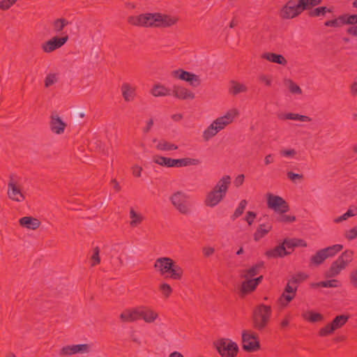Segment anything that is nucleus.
I'll return each instance as SVG.
<instances>
[{
	"mask_svg": "<svg viewBox=\"0 0 357 357\" xmlns=\"http://www.w3.org/2000/svg\"><path fill=\"white\" fill-rule=\"evenodd\" d=\"M230 183L231 177L228 175L224 176L206 195L204 204L211 208L217 206L225 197Z\"/></svg>",
	"mask_w": 357,
	"mask_h": 357,
	"instance_id": "obj_1",
	"label": "nucleus"
},
{
	"mask_svg": "<svg viewBox=\"0 0 357 357\" xmlns=\"http://www.w3.org/2000/svg\"><path fill=\"white\" fill-rule=\"evenodd\" d=\"M154 268L158 270L161 275L169 273L171 279L178 280L182 278L183 271L182 268L169 257H160L156 259Z\"/></svg>",
	"mask_w": 357,
	"mask_h": 357,
	"instance_id": "obj_2",
	"label": "nucleus"
},
{
	"mask_svg": "<svg viewBox=\"0 0 357 357\" xmlns=\"http://www.w3.org/2000/svg\"><path fill=\"white\" fill-rule=\"evenodd\" d=\"M271 315V306L263 303L257 305L252 315L253 328L259 331H263L268 326Z\"/></svg>",
	"mask_w": 357,
	"mask_h": 357,
	"instance_id": "obj_3",
	"label": "nucleus"
},
{
	"mask_svg": "<svg viewBox=\"0 0 357 357\" xmlns=\"http://www.w3.org/2000/svg\"><path fill=\"white\" fill-rule=\"evenodd\" d=\"M354 254L351 250H346L343 252L335 261L332 262L330 268L325 272V278H333L338 275L342 270L344 269L353 260Z\"/></svg>",
	"mask_w": 357,
	"mask_h": 357,
	"instance_id": "obj_4",
	"label": "nucleus"
},
{
	"mask_svg": "<svg viewBox=\"0 0 357 357\" xmlns=\"http://www.w3.org/2000/svg\"><path fill=\"white\" fill-rule=\"evenodd\" d=\"M307 10L301 0H289L280 10V16L282 19L289 20L300 15Z\"/></svg>",
	"mask_w": 357,
	"mask_h": 357,
	"instance_id": "obj_5",
	"label": "nucleus"
},
{
	"mask_svg": "<svg viewBox=\"0 0 357 357\" xmlns=\"http://www.w3.org/2000/svg\"><path fill=\"white\" fill-rule=\"evenodd\" d=\"M213 344L222 357H236L238 353V344L230 339L221 338Z\"/></svg>",
	"mask_w": 357,
	"mask_h": 357,
	"instance_id": "obj_6",
	"label": "nucleus"
},
{
	"mask_svg": "<svg viewBox=\"0 0 357 357\" xmlns=\"http://www.w3.org/2000/svg\"><path fill=\"white\" fill-rule=\"evenodd\" d=\"M243 349L247 352L257 351L260 349L259 335L251 331L242 333Z\"/></svg>",
	"mask_w": 357,
	"mask_h": 357,
	"instance_id": "obj_7",
	"label": "nucleus"
},
{
	"mask_svg": "<svg viewBox=\"0 0 357 357\" xmlns=\"http://www.w3.org/2000/svg\"><path fill=\"white\" fill-rule=\"evenodd\" d=\"M189 197L182 191L174 192L171 197L170 200L174 206L182 214H188L190 213L188 206Z\"/></svg>",
	"mask_w": 357,
	"mask_h": 357,
	"instance_id": "obj_8",
	"label": "nucleus"
},
{
	"mask_svg": "<svg viewBox=\"0 0 357 357\" xmlns=\"http://www.w3.org/2000/svg\"><path fill=\"white\" fill-rule=\"evenodd\" d=\"M267 205L269 208L280 213H285L289 211L288 203L282 197L271 193L267 194Z\"/></svg>",
	"mask_w": 357,
	"mask_h": 357,
	"instance_id": "obj_9",
	"label": "nucleus"
},
{
	"mask_svg": "<svg viewBox=\"0 0 357 357\" xmlns=\"http://www.w3.org/2000/svg\"><path fill=\"white\" fill-rule=\"evenodd\" d=\"M179 17L176 15H170L161 13H155L153 19L154 27L169 28L177 24Z\"/></svg>",
	"mask_w": 357,
	"mask_h": 357,
	"instance_id": "obj_10",
	"label": "nucleus"
},
{
	"mask_svg": "<svg viewBox=\"0 0 357 357\" xmlns=\"http://www.w3.org/2000/svg\"><path fill=\"white\" fill-rule=\"evenodd\" d=\"M172 76L176 79L189 82L193 87H197L201 84V79L198 75L181 68L173 70Z\"/></svg>",
	"mask_w": 357,
	"mask_h": 357,
	"instance_id": "obj_11",
	"label": "nucleus"
},
{
	"mask_svg": "<svg viewBox=\"0 0 357 357\" xmlns=\"http://www.w3.org/2000/svg\"><path fill=\"white\" fill-rule=\"evenodd\" d=\"M155 13L141 14L137 16H130L128 22L130 24L137 26L154 27L153 19Z\"/></svg>",
	"mask_w": 357,
	"mask_h": 357,
	"instance_id": "obj_12",
	"label": "nucleus"
},
{
	"mask_svg": "<svg viewBox=\"0 0 357 357\" xmlns=\"http://www.w3.org/2000/svg\"><path fill=\"white\" fill-rule=\"evenodd\" d=\"M68 39L69 37L67 34H65L62 36H54L51 39L42 44V50L45 53L52 52L64 45Z\"/></svg>",
	"mask_w": 357,
	"mask_h": 357,
	"instance_id": "obj_13",
	"label": "nucleus"
},
{
	"mask_svg": "<svg viewBox=\"0 0 357 357\" xmlns=\"http://www.w3.org/2000/svg\"><path fill=\"white\" fill-rule=\"evenodd\" d=\"M9 182L8 183V197L15 202H22L25 199V196L22 192L20 186L14 181V175L11 174L9 176Z\"/></svg>",
	"mask_w": 357,
	"mask_h": 357,
	"instance_id": "obj_14",
	"label": "nucleus"
},
{
	"mask_svg": "<svg viewBox=\"0 0 357 357\" xmlns=\"http://www.w3.org/2000/svg\"><path fill=\"white\" fill-rule=\"evenodd\" d=\"M297 287L292 284L289 280L284 289L283 293L280 296L279 300L282 305H287L296 296Z\"/></svg>",
	"mask_w": 357,
	"mask_h": 357,
	"instance_id": "obj_15",
	"label": "nucleus"
},
{
	"mask_svg": "<svg viewBox=\"0 0 357 357\" xmlns=\"http://www.w3.org/2000/svg\"><path fill=\"white\" fill-rule=\"evenodd\" d=\"M238 114V112L236 109H231L225 116L218 117L213 123L215 125L218 131H220L228 124L231 123L234 118Z\"/></svg>",
	"mask_w": 357,
	"mask_h": 357,
	"instance_id": "obj_16",
	"label": "nucleus"
},
{
	"mask_svg": "<svg viewBox=\"0 0 357 357\" xmlns=\"http://www.w3.org/2000/svg\"><path fill=\"white\" fill-rule=\"evenodd\" d=\"M172 95L175 98L183 100H193L195 98V95L193 92L183 86L176 85L173 86Z\"/></svg>",
	"mask_w": 357,
	"mask_h": 357,
	"instance_id": "obj_17",
	"label": "nucleus"
},
{
	"mask_svg": "<svg viewBox=\"0 0 357 357\" xmlns=\"http://www.w3.org/2000/svg\"><path fill=\"white\" fill-rule=\"evenodd\" d=\"M137 313L138 320L143 319L146 323L153 322L158 317L157 312L144 306L138 307Z\"/></svg>",
	"mask_w": 357,
	"mask_h": 357,
	"instance_id": "obj_18",
	"label": "nucleus"
},
{
	"mask_svg": "<svg viewBox=\"0 0 357 357\" xmlns=\"http://www.w3.org/2000/svg\"><path fill=\"white\" fill-rule=\"evenodd\" d=\"M291 252H289L282 242L279 244L273 249L268 250L266 252L265 255L268 258H278V257H284L290 255Z\"/></svg>",
	"mask_w": 357,
	"mask_h": 357,
	"instance_id": "obj_19",
	"label": "nucleus"
},
{
	"mask_svg": "<svg viewBox=\"0 0 357 357\" xmlns=\"http://www.w3.org/2000/svg\"><path fill=\"white\" fill-rule=\"evenodd\" d=\"M50 125L52 132L57 135L63 133L64 130L67 126L66 123H64L58 115L51 116Z\"/></svg>",
	"mask_w": 357,
	"mask_h": 357,
	"instance_id": "obj_20",
	"label": "nucleus"
},
{
	"mask_svg": "<svg viewBox=\"0 0 357 357\" xmlns=\"http://www.w3.org/2000/svg\"><path fill=\"white\" fill-rule=\"evenodd\" d=\"M20 226L29 229L35 230L38 229L41 222L40 221L31 216H25L20 219L19 220Z\"/></svg>",
	"mask_w": 357,
	"mask_h": 357,
	"instance_id": "obj_21",
	"label": "nucleus"
},
{
	"mask_svg": "<svg viewBox=\"0 0 357 357\" xmlns=\"http://www.w3.org/2000/svg\"><path fill=\"white\" fill-rule=\"evenodd\" d=\"M200 163V160L199 159L195 158H184L179 159H173L172 160L171 164L172 167H186L190 165H197Z\"/></svg>",
	"mask_w": 357,
	"mask_h": 357,
	"instance_id": "obj_22",
	"label": "nucleus"
},
{
	"mask_svg": "<svg viewBox=\"0 0 357 357\" xmlns=\"http://www.w3.org/2000/svg\"><path fill=\"white\" fill-rule=\"evenodd\" d=\"M256 284L254 283L252 280L246 278L242 284L240 289V293L241 297H244L245 296L253 292L257 289Z\"/></svg>",
	"mask_w": 357,
	"mask_h": 357,
	"instance_id": "obj_23",
	"label": "nucleus"
},
{
	"mask_svg": "<svg viewBox=\"0 0 357 357\" xmlns=\"http://www.w3.org/2000/svg\"><path fill=\"white\" fill-rule=\"evenodd\" d=\"M261 58L266 59L271 62L275 63L280 65H286L287 61L286 59L282 55L276 53L267 52L261 55Z\"/></svg>",
	"mask_w": 357,
	"mask_h": 357,
	"instance_id": "obj_24",
	"label": "nucleus"
},
{
	"mask_svg": "<svg viewBox=\"0 0 357 357\" xmlns=\"http://www.w3.org/2000/svg\"><path fill=\"white\" fill-rule=\"evenodd\" d=\"M122 96L126 102L133 100L136 96L135 88L132 87L128 83H123L121 86Z\"/></svg>",
	"mask_w": 357,
	"mask_h": 357,
	"instance_id": "obj_25",
	"label": "nucleus"
},
{
	"mask_svg": "<svg viewBox=\"0 0 357 357\" xmlns=\"http://www.w3.org/2000/svg\"><path fill=\"white\" fill-rule=\"evenodd\" d=\"M272 226L270 224H260L254 234V240L259 241L264 238L271 230Z\"/></svg>",
	"mask_w": 357,
	"mask_h": 357,
	"instance_id": "obj_26",
	"label": "nucleus"
},
{
	"mask_svg": "<svg viewBox=\"0 0 357 357\" xmlns=\"http://www.w3.org/2000/svg\"><path fill=\"white\" fill-rule=\"evenodd\" d=\"M137 307L132 310H127L120 314V319L123 322H133L138 320Z\"/></svg>",
	"mask_w": 357,
	"mask_h": 357,
	"instance_id": "obj_27",
	"label": "nucleus"
},
{
	"mask_svg": "<svg viewBox=\"0 0 357 357\" xmlns=\"http://www.w3.org/2000/svg\"><path fill=\"white\" fill-rule=\"evenodd\" d=\"M151 94L155 97L171 96L172 89H167L160 84H156L151 89Z\"/></svg>",
	"mask_w": 357,
	"mask_h": 357,
	"instance_id": "obj_28",
	"label": "nucleus"
},
{
	"mask_svg": "<svg viewBox=\"0 0 357 357\" xmlns=\"http://www.w3.org/2000/svg\"><path fill=\"white\" fill-rule=\"evenodd\" d=\"M264 267V262L261 261L257 264L253 265L249 269L245 270V272L246 273V274L244 275L243 277L245 278H252V277L258 275L259 273L260 269L263 268Z\"/></svg>",
	"mask_w": 357,
	"mask_h": 357,
	"instance_id": "obj_29",
	"label": "nucleus"
},
{
	"mask_svg": "<svg viewBox=\"0 0 357 357\" xmlns=\"http://www.w3.org/2000/svg\"><path fill=\"white\" fill-rule=\"evenodd\" d=\"M349 319V316L347 314L337 315L330 324L337 330L342 328L348 321Z\"/></svg>",
	"mask_w": 357,
	"mask_h": 357,
	"instance_id": "obj_30",
	"label": "nucleus"
},
{
	"mask_svg": "<svg viewBox=\"0 0 357 357\" xmlns=\"http://www.w3.org/2000/svg\"><path fill=\"white\" fill-rule=\"evenodd\" d=\"M303 317L311 323L322 321L324 319L323 314L319 312H315L314 311H308L307 312L303 314Z\"/></svg>",
	"mask_w": 357,
	"mask_h": 357,
	"instance_id": "obj_31",
	"label": "nucleus"
},
{
	"mask_svg": "<svg viewBox=\"0 0 357 357\" xmlns=\"http://www.w3.org/2000/svg\"><path fill=\"white\" fill-rule=\"evenodd\" d=\"M327 259V255H325L322 249L318 250L315 255L310 258V264L319 266L321 264Z\"/></svg>",
	"mask_w": 357,
	"mask_h": 357,
	"instance_id": "obj_32",
	"label": "nucleus"
},
{
	"mask_svg": "<svg viewBox=\"0 0 357 357\" xmlns=\"http://www.w3.org/2000/svg\"><path fill=\"white\" fill-rule=\"evenodd\" d=\"M333 10L331 8H328L326 6H320L314 9H310L308 15L310 17H315L319 16H324L326 13H331Z\"/></svg>",
	"mask_w": 357,
	"mask_h": 357,
	"instance_id": "obj_33",
	"label": "nucleus"
},
{
	"mask_svg": "<svg viewBox=\"0 0 357 357\" xmlns=\"http://www.w3.org/2000/svg\"><path fill=\"white\" fill-rule=\"evenodd\" d=\"M153 162L155 164H158L160 166L165 167H172V160L171 158H167L165 156H162L160 155H154L153 156Z\"/></svg>",
	"mask_w": 357,
	"mask_h": 357,
	"instance_id": "obj_34",
	"label": "nucleus"
},
{
	"mask_svg": "<svg viewBox=\"0 0 357 357\" xmlns=\"http://www.w3.org/2000/svg\"><path fill=\"white\" fill-rule=\"evenodd\" d=\"M280 119L294 120V121H306V122H309L312 120V119L310 116L301 115L299 114H294V113H287V114L282 115V116H280Z\"/></svg>",
	"mask_w": 357,
	"mask_h": 357,
	"instance_id": "obj_35",
	"label": "nucleus"
},
{
	"mask_svg": "<svg viewBox=\"0 0 357 357\" xmlns=\"http://www.w3.org/2000/svg\"><path fill=\"white\" fill-rule=\"evenodd\" d=\"M70 23V22L69 21H68L66 18L56 19L52 23L53 29H54V32L60 33Z\"/></svg>",
	"mask_w": 357,
	"mask_h": 357,
	"instance_id": "obj_36",
	"label": "nucleus"
},
{
	"mask_svg": "<svg viewBox=\"0 0 357 357\" xmlns=\"http://www.w3.org/2000/svg\"><path fill=\"white\" fill-rule=\"evenodd\" d=\"M156 149L163 151H174L178 149V146L166 140H160L158 142Z\"/></svg>",
	"mask_w": 357,
	"mask_h": 357,
	"instance_id": "obj_37",
	"label": "nucleus"
},
{
	"mask_svg": "<svg viewBox=\"0 0 357 357\" xmlns=\"http://www.w3.org/2000/svg\"><path fill=\"white\" fill-rule=\"evenodd\" d=\"M218 132L219 131L215 125L212 123L203 132V138L204 141H208L215 136Z\"/></svg>",
	"mask_w": 357,
	"mask_h": 357,
	"instance_id": "obj_38",
	"label": "nucleus"
},
{
	"mask_svg": "<svg viewBox=\"0 0 357 357\" xmlns=\"http://www.w3.org/2000/svg\"><path fill=\"white\" fill-rule=\"evenodd\" d=\"M357 215V207L356 206H351L347 211L340 217L335 218L334 222L335 223H340L344 220H347L349 218L355 216Z\"/></svg>",
	"mask_w": 357,
	"mask_h": 357,
	"instance_id": "obj_39",
	"label": "nucleus"
},
{
	"mask_svg": "<svg viewBox=\"0 0 357 357\" xmlns=\"http://www.w3.org/2000/svg\"><path fill=\"white\" fill-rule=\"evenodd\" d=\"M343 249V245L341 244H335L331 246H328L326 248L322 249L327 255V258L334 257L337 252H340Z\"/></svg>",
	"mask_w": 357,
	"mask_h": 357,
	"instance_id": "obj_40",
	"label": "nucleus"
},
{
	"mask_svg": "<svg viewBox=\"0 0 357 357\" xmlns=\"http://www.w3.org/2000/svg\"><path fill=\"white\" fill-rule=\"evenodd\" d=\"M130 218L131 219L130 223L131 227H137L138 225L141 224L144 220L143 216L137 213L132 208H131L130 211Z\"/></svg>",
	"mask_w": 357,
	"mask_h": 357,
	"instance_id": "obj_41",
	"label": "nucleus"
},
{
	"mask_svg": "<svg viewBox=\"0 0 357 357\" xmlns=\"http://www.w3.org/2000/svg\"><path fill=\"white\" fill-rule=\"evenodd\" d=\"M308 278V275L305 273L299 272L294 275L289 280L292 284H294L297 288L298 284L304 282Z\"/></svg>",
	"mask_w": 357,
	"mask_h": 357,
	"instance_id": "obj_42",
	"label": "nucleus"
},
{
	"mask_svg": "<svg viewBox=\"0 0 357 357\" xmlns=\"http://www.w3.org/2000/svg\"><path fill=\"white\" fill-rule=\"evenodd\" d=\"M231 84L232 86L229 89V92L234 96H236L240 93L246 92L248 90L247 87L244 84H240L236 81H231Z\"/></svg>",
	"mask_w": 357,
	"mask_h": 357,
	"instance_id": "obj_43",
	"label": "nucleus"
},
{
	"mask_svg": "<svg viewBox=\"0 0 357 357\" xmlns=\"http://www.w3.org/2000/svg\"><path fill=\"white\" fill-rule=\"evenodd\" d=\"M247 204L248 202L245 199H243L241 201L238 206L235 210L234 214L231 216V219L232 221H234L236 218H239L243 213L247 206Z\"/></svg>",
	"mask_w": 357,
	"mask_h": 357,
	"instance_id": "obj_44",
	"label": "nucleus"
},
{
	"mask_svg": "<svg viewBox=\"0 0 357 357\" xmlns=\"http://www.w3.org/2000/svg\"><path fill=\"white\" fill-rule=\"evenodd\" d=\"M342 15H340L337 18L327 20L324 22V25L328 27H340L342 26L343 24H347L346 22H343L344 20H340Z\"/></svg>",
	"mask_w": 357,
	"mask_h": 357,
	"instance_id": "obj_45",
	"label": "nucleus"
},
{
	"mask_svg": "<svg viewBox=\"0 0 357 357\" xmlns=\"http://www.w3.org/2000/svg\"><path fill=\"white\" fill-rule=\"evenodd\" d=\"M159 291L165 298H167L172 294L173 289L169 284L163 282L159 286Z\"/></svg>",
	"mask_w": 357,
	"mask_h": 357,
	"instance_id": "obj_46",
	"label": "nucleus"
},
{
	"mask_svg": "<svg viewBox=\"0 0 357 357\" xmlns=\"http://www.w3.org/2000/svg\"><path fill=\"white\" fill-rule=\"evenodd\" d=\"M340 19L344 20L343 22H346L347 24L355 25L357 24V14H343Z\"/></svg>",
	"mask_w": 357,
	"mask_h": 357,
	"instance_id": "obj_47",
	"label": "nucleus"
},
{
	"mask_svg": "<svg viewBox=\"0 0 357 357\" xmlns=\"http://www.w3.org/2000/svg\"><path fill=\"white\" fill-rule=\"evenodd\" d=\"M335 331V329L333 326L331 324H328L319 330V335L320 337H326L333 333Z\"/></svg>",
	"mask_w": 357,
	"mask_h": 357,
	"instance_id": "obj_48",
	"label": "nucleus"
},
{
	"mask_svg": "<svg viewBox=\"0 0 357 357\" xmlns=\"http://www.w3.org/2000/svg\"><path fill=\"white\" fill-rule=\"evenodd\" d=\"M91 266H95L100 263V248L97 246L93 249V253L91 257Z\"/></svg>",
	"mask_w": 357,
	"mask_h": 357,
	"instance_id": "obj_49",
	"label": "nucleus"
},
{
	"mask_svg": "<svg viewBox=\"0 0 357 357\" xmlns=\"http://www.w3.org/2000/svg\"><path fill=\"white\" fill-rule=\"evenodd\" d=\"M57 82L56 75L54 73L48 74L45 79V86L48 88Z\"/></svg>",
	"mask_w": 357,
	"mask_h": 357,
	"instance_id": "obj_50",
	"label": "nucleus"
},
{
	"mask_svg": "<svg viewBox=\"0 0 357 357\" xmlns=\"http://www.w3.org/2000/svg\"><path fill=\"white\" fill-rule=\"evenodd\" d=\"M307 10L319 5L323 0H301Z\"/></svg>",
	"mask_w": 357,
	"mask_h": 357,
	"instance_id": "obj_51",
	"label": "nucleus"
},
{
	"mask_svg": "<svg viewBox=\"0 0 357 357\" xmlns=\"http://www.w3.org/2000/svg\"><path fill=\"white\" fill-rule=\"evenodd\" d=\"M276 220L279 222H293L296 220V216L281 213V215L278 217Z\"/></svg>",
	"mask_w": 357,
	"mask_h": 357,
	"instance_id": "obj_52",
	"label": "nucleus"
},
{
	"mask_svg": "<svg viewBox=\"0 0 357 357\" xmlns=\"http://www.w3.org/2000/svg\"><path fill=\"white\" fill-rule=\"evenodd\" d=\"M310 287L312 289H316L319 287H324V288H331V282L330 280H324V281H320L318 282H312L310 283Z\"/></svg>",
	"mask_w": 357,
	"mask_h": 357,
	"instance_id": "obj_53",
	"label": "nucleus"
},
{
	"mask_svg": "<svg viewBox=\"0 0 357 357\" xmlns=\"http://www.w3.org/2000/svg\"><path fill=\"white\" fill-rule=\"evenodd\" d=\"M344 236L349 241H351V240L356 238H357V226L347 231L344 234Z\"/></svg>",
	"mask_w": 357,
	"mask_h": 357,
	"instance_id": "obj_54",
	"label": "nucleus"
},
{
	"mask_svg": "<svg viewBox=\"0 0 357 357\" xmlns=\"http://www.w3.org/2000/svg\"><path fill=\"white\" fill-rule=\"evenodd\" d=\"M89 349V345L87 344H75L74 350L75 354L77 353H84L88 352Z\"/></svg>",
	"mask_w": 357,
	"mask_h": 357,
	"instance_id": "obj_55",
	"label": "nucleus"
},
{
	"mask_svg": "<svg viewBox=\"0 0 357 357\" xmlns=\"http://www.w3.org/2000/svg\"><path fill=\"white\" fill-rule=\"evenodd\" d=\"M61 356H69L75 354L74 345L63 347L60 351Z\"/></svg>",
	"mask_w": 357,
	"mask_h": 357,
	"instance_id": "obj_56",
	"label": "nucleus"
},
{
	"mask_svg": "<svg viewBox=\"0 0 357 357\" xmlns=\"http://www.w3.org/2000/svg\"><path fill=\"white\" fill-rule=\"evenodd\" d=\"M17 0H2L0 1V9L8 10Z\"/></svg>",
	"mask_w": 357,
	"mask_h": 357,
	"instance_id": "obj_57",
	"label": "nucleus"
},
{
	"mask_svg": "<svg viewBox=\"0 0 357 357\" xmlns=\"http://www.w3.org/2000/svg\"><path fill=\"white\" fill-rule=\"evenodd\" d=\"M289 89L290 92L292 93H295V94H301L302 93V90L300 88V86H298L292 80H289Z\"/></svg>",
	"mask_w": 357,
	"mask_h": 357,
	"instance_id": "obj_58",
	"label": "nucleus"
},
{
	"mask_svg": "<svg viewBox=\"0 0 357 357\" xmlns=\"http://www.w3.org/2000/svg\"><path fill=\"white\" fill-rule=\"evenodd\" d=\"M295 238H284L283 243L285 245L286 249L291 250L290 252H293L294 248H296L295 245Z\"/></svg>",
	"mask_w": 357,
	"mask_h": 357,
	"instance_id": "obj_59",
	"label": "nucleus"
},
{
	"mask_svg": "<svg viewBox=\"0 0 357 357\" xmlns=\"http://www.w3.org/2000/svg\"><path fill=\"white\" fill-rule=\"evenodd\" d=\"M349 282L354 288L357 289V268L350 273Z\"/></svg>",
	"mask_w": 357,
	"mask_h": 357,
	"instance_id": "obj_60",
	"label": "nucleus"
},
{
	"mask_svg": "<svg viewBox=\"0 0 357 357\" xmlns=\"http://www.w3.org/2000/svg\"><path fill=\"white\" fill-rule=\"evenodd\" d=\"M257 216V213L254 211H248L244 220L250 226L254 222L255 218Z\"/></svg>",
	"mask_w": 357,
	"mask_h": 357,
	"instance_id": "obj_61",
	"label": "nucleus"
},
{
	"mask_svg": "<svg viewBox=\"0 0 357 357\" xmlns=\"http://www.w3.org/2000/svg\"><path fill=\"white\" fill-rule=\"evenodd\" d=\"M287 175L288 178L292 181H294L296 179H303L304 178V176L302 174H296L293 172H288Z\"/></svg>",
	"mask_w": 357,
	"mask_h": 357,
	"instance_id": "obj_62",
	"label": "nucleus"
},
{
	"mask_svg": "<svg viewBox=\"0 0 357 357\" xmlns=\"http://www.w3.org/2000/svg\"><path fill=\"white\" fill-rule=\"evenodd\" d=\"M296 154V151L293 149L280 151V155L284 157H294Z\"/></svg>",
	"mask_w": 357,
	"mask_h": 357,
	"instance_id": "obj_63",
	"label": "nucleus"
},
{
	"mask_svg": "<svg viewBox=\"0 0 357 357\" xmlns=\"http://www.w3.org/2000/svg\"><path fill=\"white\" fill-rule=\"evenodd\" d=\"M244 178H245V176L243 174L238 175L234 182L235 186L236 187L241 186L244 182Z\"/></svg>",
	"mask_w": 357,
	"mask_h": 357,
	"instance_id": "obj_64",
	"label": "nucleus"
}]
</instances>
